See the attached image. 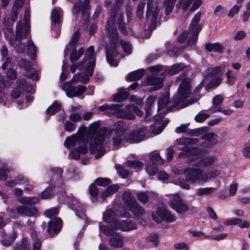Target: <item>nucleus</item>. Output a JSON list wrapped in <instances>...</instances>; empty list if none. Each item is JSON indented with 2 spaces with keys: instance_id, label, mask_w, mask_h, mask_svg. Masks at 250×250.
I'll list each match as a JSON object with an SVG mask.
<instances>
[{
  "instance_id": "nucleus-1",
  "label": "nucleus",
  "mask_w": 250,
  "mask_h": 250,
  "mask_svg": "<svg viewBox=\"0 0 250 250\" xmlns=\"http://www.w3.org/2000/svg\"><path fill=\"white\" fill-rule=\"evenodd\" d=\"M99 124L95 122L90 125L89 129L87 141L84 139L85 136L83 132H77L73 134L71 137L66 138L64 145L67 148L74 147L70 153L72 158L78 159L81 154L87 153L86 143L89 142V150L91 154H95V157L99 158L105 153L103 147V143L105 136L110 135L112 132L111 130H107L105 128H100Z\"/></svg>"
},
{
  "instance_id": "nucleus-2",
  "label": "nucleus",
  "mask_w": 250,
  "mask_h": 250,
  "mask_svg": "<svg viewBox=\"0 0 250 250\" xmlns=\"http://www.w3.org/2000/svg\"><path fill=\"white\" fill-rule=\"evenodd\" d=\"M183 151L179 154V156H186L188 159L187 163H192L198 159L193 164V166L199 167H208L215 165L218 158L215 155H205L199 157L201 151L199 149L191 146H185L181 149Z\"/></svg>"
},
{
  "instance_id": "nucleus-3",
  "label": "nucleus",
  "mask_w": 250,
  "mask_h": 250,
  "mask_svg": "<svg viewBox=\"0 0 250 250\" xmlns=\"http://www.w3.org/2000/svg\"><path fill=\"white\" fill-rule=\"evenodd\" d=\"M106 33L110 40L109 43L106 46V60L111 66H116L118 64V62L114 60V57L118 55V33L113 18L111 21H108L106 24Z\"/></svg>"
},
{
  "instance_id": "nucleus-4",
  "label": "nucleus",
  "mask_w": 250,
  "mask_h": 250,
  "mask_svg": "<svg viewBox=\"0 0 250 250\" xmlns=\"http://www.w3.org/2000/svg\"><path fill=\"white\" fill-rule=\"evenodd\" d=\"M88 81V76L87 75L85 77L83 76L80 78V75L76 74L71 81L63 85L62 89L68 97H77L81 95L85 91V87L82 85H78L76 87V83L78 82L85 83Z\"/></svg>"
},
{
  "instance_id": "nucleus-5",
  "label": "nucleus",
  "mask_w": 250,
  "mask_h": 250,
  "mask_svg": "<svg viewBox=\"0 0 250 250\" xmlns=\"http://www.w3.org/2000/svg\"><path fill=\"white\" fill-rule=\"evenodd\" d=\"M94 52V47L93 46H89L86 51L84 58L81 64L77 65L76 63H75L71 65V71L72 73H74L77 68H79V69L84 68V73L78 74L80 75V78H81L83 76L85 77L87 75L89 79V77L91 76L93 74V69L95 66V58H93Z\"/></svg>"
},
{
  "instance_id": "nucleus-6",
  "label": "nucleus",
  "mask_w": 250,
  "mask_h": 250,
  "mask_svg": "<svg viewBox=\"0 0 250 250\" xmlns=\"http://www.w3.org/2000/svg\"><path fill=\"white\" fill-rule=\"evenodd\" d=\"M184 174L186 180L188 183L195 184H204V170L199 167H188L184 168Z\"/></svg>"
},
{
  "instance_id": "nucleus-7",
  "label": "nucleus",
  "mask_w": 250,
  "mask_h": 250,
  "mask_svg": "<svg viewBox=\"0 0 250 250\" xmlns=\"http://www.w3.org/2000/svg\"><path fill=\"white\" fill-rule=\"evenodd\" d=\"M181 81L178 87V93L176 95L174 103L178 104L187 99L191 91L190 80L189 78L180 76L177 78V81Z\"/></svg>"
},
{
  "instance_id": "nucleus-8",
  "label": "nucleus",
  "mask_w": 250,
  "mask_h": 250,
  "mask_svg": "<svg viewBox=\"0 0 250 250\" xmlns=\"http://www.w3.org/2000/svg\"><path fill=\"white\" fill-rule=\"evenodd\" d=\"M3 24L4 25V33L6 38L9 40L10 44L12 46H14L16 42H19L18 44L15 46V50L18 53L23 52L25 50V45L23 42H21V40H17L16 35L15 39L12 38L13 35L12 29L13 23L10 22L9 20L4 19Z\"/></svg>"
},
{
  "instance_id": "nucleus-9",
  "label": "nucleus",
  "mask_w": 250,
  "mask_h": 250,
  "mask_svg": "<svg viewBox=\"0 0 250 250\" xmlns=\"http://www.w3.org/2000/svg\"><path fill=\"white\" fill-rule=\"evenodd\" d=\"M100 231L103 232L106 235L111 236L109 239V244L111 247L121 248L123 247V238L120 233L114 232L113 230L105 226L99 224Z\"/></svg>"
},
{
  "instance_id": "nucleus-10",
  "label": "nucleus",
  "mask_w": 250,
  "mask_h": 250,
  "mask_svg": "<svg viewBox=\"0 0 250 250\" xmlns=\"http://www.w3.org/2000/svg\"><path fill=\"white\" fill-rule=\"evenodd\" d=\"M169 205L179 214H185L189 210L192 212L196 211L195 208L190 207L178 194L173 196V199L170 201Z\"/></svg>"
},
{
  "instance_id": "nucleus-11",
  "label": "nucleus",
  "mask_w": 250,
  "mask_h": 250,
  "mask_svg": "<svg viewBox=\"0 0 250 250\" xmlns=\"http://www.w3.org/2000/svg\"><path fill=\"white\" fill-rule=\"evenodd\" d=\"M30 18V11L28 9H26L24 12L23 18L24 25H22L21 21L17 22L16 27V39L21 40L27 37L29 31L28 21Z\"/></svg>"
},
{
  "instance_id": "nucleus-12",
  "label": "nucleus",
  "mask_w": 250,
  "mask_h": 250,
  "mask_svg": "<svg viewBox=\"0 0 250 250\" xmlns=\"http://www.w3.org/2000/svg\"><path fill=\"white\" fill-rule=\"evenodd\" d=\"M154 221L160 223L163 221L167 222H173L176 220L175 216L168 210L167 208L159 207L156 212L152 214Z\"/></svg>"
},
{
  "instance_id": "nucleus-13",
  "label": "nucleus",
  "mask_w": 250,
  "mask_h": 250,
  "mask_svg": "<svg viewBox=\"0 0 250 250\" xmlns=\"http://www.w3.org/2000/svg\"><path fill=\"white\" fill-rule=\"evenodd\" d=\"M159 9L157 3L153 2V0H148L147 3L146 18L150 20L151 26L149 30H152L156 28V22L159 13Z\"/></svg>"
},
{
  "instance_id": "nucleus-14",
  "label": "nucleus",
  "mask_w": 250,
  "mask_h": 250,
  "mask_svg": "<svg viewBox=\"0 0 250 250\" xmlns=\"http://www.w3.org/2000/svg\"><path fill=\"white\" fill-rule=\"evenodd\" d=\"M203 0H178L176 4V8L186 11L188 9L191 4H192L189 11L193 12L199 8Z\"/></svg>"
},
{
  "instance_id": "nucleus-15",
  "label": "nucleus",
  "mask_w": 250,
  "mask_h": 250,
  "mask_svg": "<svg viewBox=\"0 0 250 250\" xmlns=\"http://www.w3.org/2000/svg\"><path fill=\"white\" fill-rule=\"evenodd\" d=\"M62 10L60 7H55L52 11V29L56 30V33L54 35L55 37H58L59 35L60 30L59 28V24L62 15Z\"/></svg>"
},
{
  "instance_id": "nucleus-16",
  "label": "nucleus",
  "mask_w": 250,
  "mask_h": 250,
  "mask_svg": "<svg viewBox=\"0 0 250 250\" xmlns=\"http://www.w3.org/2000/svg\"><path fill=\"white\" fill-rule=\"evenodd\" d=\"M201 16L202 13L200 11L197 12L194 15L189 27V33L192 35L193 42H196L198 39L200 29L197 25L200 21Z\"/></svg>"
},
{
  "instance_id": "nucleus-17",
  "label": "nucleus",
  "mask_w": 250,
  "mask_h": 250,
  "mask_svg": "<svg viewBox=\"0 0 250 250\" xmlns=\"http://www.w3.org/2000/svg\"><path fill=\"white\" fill-rule=\"evenodd\" d=\"M169 94L167 92L165 95L159 98L158 101V115L155 116L156 120H159L164 118L167 112L163 110L169 102Z\"/></svg>"
},
{
  "instance_id": "nucleus-18",
  "label": "nucleus",
  "mask_w": 250,
  "mask_h": 250,
  "mask_svg": "<svg viewBox=\"0 0 250 250\" xmlns=\"http://www.w3.org/2000/svg\"><path fill=\"white\" fill-rule=\"evenodd\" d=\"M114 229H121L124 231H128L137 229L136 224L131 220L116 221L112 223Z\"/></svg>"
},
{
  "instance_id": "nucleus-19",
  "label": "nucleus",
  "mask_w": 250,
  "mask_h": 250,
  "mask_svg": "<svg viewBox=\"0 0 250 250\" xmlns=\"http://www.w3.org/2000/svg\"><path fill=\"white\" fill-rule=\"evenodd\" d=\"M89 0H84L83 3L81 1H79L74 4L73 12L76 14L82 12V18L84 20H87L89 18L88 10L89 9Z\"/></svg>"
},
{
  "instance_id": "nucleus-20",
  "label": "nucleus",
  "mask_w": 250,
  "mask_h": 250,
  "mask_svg": "<svg viewBox=\"0 0 250 250\" xmlns=\"http://www.w3.org/2000/svg\"><path fill=\"white\" fill-rule=\"evenodd\" d=\"M148 134L146 127H142L133 131L129 136V140L131 143H138L147 138Z\"/></svg>"
},
{
  "instance_id": "nucleus-21",
  "label": "nucleus",
  "mask_w": 250,
  "mask_h": 250,
  "mask_svg": "<svg viewBox=\"0 0 250 250\" xmlns=\"http://www.w3.org/2000/svg\"><path fill=\"white\" fill-rule=\"evenodd\" d=\"M122 106V104H119L110 105L106 104L99 106V110L104 112V114L109 116L115 115L119 117Z\"/></svg>"
},
{
  "instance_id": "nucleus-22",
  "label": "nucleus",
  "mask_w": 250,
  "mask_h": 250,
  "mask_svg": "<svg viewBox=\"0 0 250 250\" xmlns=\"http://www.w3.org/2000/svg\"><path fill=\"white\" fill-rule=\"evenodd\" d=\"M72 199L70 201H68L70 207L75 210L76 215L83 219L86 218V216L84 213L85 210L84 207L79 203L77 199L72 197Z\"/></svg>"
},
{
  "instance_id": "nucleus-23",
  "label": "nucleus",
  "mask_w": 250,
  "mask_h": 250,
  "mask_svg": "<svg viewBox=\"0 0 250 250\" xmlns=\"http://www.w3.org/2000/svg\"><path fill=\"white\" fill-rule=\"evenodd\" d=\"M202 146L205 148L213 147L217 143V135L213 133H208L202 137Z\"/></svg>"
},
{
  "instance_id": "nucleus-24",
  "label": "nucleus",
  "mask_w": 250,
  "mask_h": 250,
  "mask_svg": "<svg viewBox=\"0 0 250 250\" xmlns=\"http://www.w3.org/2000/svg\"><path fill=\"white\" fill-rule=\"evenodd\" d=\"M21 66L26 71V75L33 80H37L38 76L37 71L31 67L29 62L24 59H21L20 61Z\"/></svg>"
},
{
  "instance_id": "nucleus-25",
  "label": "nucleus",
  "mask_w": 250,
  "mask_h": 250,
  "mask_svg": "<svg viewBox=\"0 0 250 250\" xmlns=\"http://www.w3.org/2000/svg\"><path fill=\"white\" fill-rule=\"evenodd\" d=\"M62 220L60 218H56L51 220L48 226V232L49 235L52 236L58 233L61 229Z\"/></svg>"
},
{
  "instance_id": "nucleus-26",
  "label": "nucleus",
  "mask_w": 250,
  "mask_h": 250,
  "mask_svg": "<svg viewBox=\"0 0 250 250\" xmlns=\"http://www.w3.org/2000/svg\"><path fill=\"white\" fill-rule=\"evenodd\" d=\"M18 210L21 216L34 217L37 214V210L35 207H27L19 205L18 206Z\"/></svg>"
},
{
  "instance_id": "nucleus-27",
  "label": "nucleus",
  "mask_w": 250,
  "mask_h": 250,
  "mask_svg": "<svg viewBox=\"0 0 250 250\" xmlns=\"http://www.w3.org/2000/svg\"><path fill=\"white\" fill-rule=\"evenodd\" d=\"M146 83L147 85L153 86L154 90L158 89L163 86V79L154 75H151L146 80Z\"/></svg>"
},
{
  "instance_id": "nucleus-28",
  "label": "nucleus",
  "mask_w": 250,
  "mask_h": 250,
  "mask_svg": "<svg viewBox=\"0 0 250 250\" xmlns=\"http://www.w3.org/2000/svg\"><path fill=\"white\" fill-rule=\"evenodd\" d=\"M226 65L224 64L219 66H216L208 68L207 70L206 77H213L221 75L225 72Z\"/></svg>"
},
{
  "instance_id": "nucleus-29",
  "label": "nucleus",
  "mask_w": 250,
  "mask_h": 250,
  "mask_svg": "<svg viewBox=\"0 0 250 250\" xmlns=\"http://www.w3.org/2000/svg\"><path fill=\"white\" fill-rule=\"evenodd\" d=\"M220 174L221 170L215 168H211L204 171V177L205 183L208 182L211 179L218 176Z\"/></svg>"
},
{
  "instance_id": "nucleus-30",
  "label": "nucleus",
  "mask_w": 250,
  "mask_h": 250,
  "mask_svg": "<svg viewBox=\"0 0 250 250\" xmlns=\"http://www.w3.org/2000/svg\"><path fill=\"white\" fill-rule=\"evenodd\" d=\"M128 208L135 216L137 217H142L146 214L144 209L139 205L137 202H134V204Z\"/></svg>"
},
{
  "instance_id": "nucleus-31",
  "label": "nucleus",
  "mask_w": 250,
  "mask_h": 250,
  "mask_svg": "<svg viewBox=\"0 0 250 250\" xmlns=\"http://www.w3.org/2000/svg\"><path fill=\"white\" fill-rule=\"evenodd\" d=\"M185 67V66L183 64L178 63L173 65L171 66V67L168 70H164V71L162 72L161 75H165L167 74H168L169 75H175L181 71L183 70Z\"/></svg>"
},
{
  "instance_id": "nucleus-32",
  "label": "nucleus",
  "mask_w": 250,
  "mask_h": 250,
  "mask_svg": "<svg viewBox=\"0 0 250 250\" xmlns=\"http://www.w3.org/2000/svg\"><path fill=\"white\" fill-rule=\"evenodd\" d=\"M133 107V105H127L124 109L121 108L119 117L122 118L133 119L135 117V116L133 114V110L132 109Z\"/></svg>"
},
{
  "instance_id": "nucleus-33",
  "label": "nucleus",
  "mask_w": 250,
  "mask_h": 250,
  "mask_svg": "<svg viewBox=\"0 0 250 250\" xmlns=\"http://www.w3.org/2000/svg\"><path fill=\"white\" fill-rule=\"evenodd\" d=\"M23 0H15L11 14V19L13 22L16 21L17 19L18 15V9L23 5Z\"/></svg>"
},
{
  "instance_id": "nucleus-34",
  "label": "nucleus",
  "mask_w": 250,
  "mask_h": 250,
  "mask_svg": "<svg viewBox=\"0 0 250 250\" xmlns=\"http://www.w3.org/2000/svg\"><path fill=\"white\" fill-rule=\"evenodd\" d=\"M206 49L208 51H214L222 53L225 47L219 42L214 43H208L205 45Z\"/></svg>"
},
{
  "instance_id": "nucleus-35",
  "label": "nucleus",
  "mask_w": 250,
  "mask_h": 250,
  "mask_svg": "<svg viewBox=\"0 0 250 250\" xmlns=\"http://www.w3.org/2000/svg\"><path fill=\"white\" fill-rule=\"evenodd\" d=\"M123 200L125 207L127 208L134 204V202H137L133 195L128 191H125L123 192Z\"/></svg>"
},
{
  "instance_id": "nucleus-36",
  "label": "nucleus",
  "mask_w": 250,
  "mask_h": 250,
  "mask_svg": "<svg viewBox=\"0 0 250 250\" xmlns=\"http://www.w3.org/2000/svg\"><path fill=\"white\" fill-rule=\"evenodd\" d=\"M128 95L129 94L127 91L125 90L120 89L117 93L112 96V101L115 102H121L125 100Z\"/></svg>"
},
{
  "instance_id": "nucleus-37",
  "label": "nucleus",
  "mask_w": 250,
  "mask_h": 250,
  "mask_svg": "<svg viewBox=\"0 0 250 250\" xmlns=\"http://www.w3.org/2000/svg\"><path fill=\"white\" fill-rule=\"evenodd\" d=\"M27 182V179L22 175L18 176L15 179L9 181H7L5 183L6 186L13 188L18 184H24Z\"/></svg>"
},
{
  "instance_id": "nucleus-38",
  "label": "nucleus",
  "mask_w": 250,
  "mask_h": 250,
  "mask_svg": "<svg viewBox=\"0 0 250 250\" xmlns=\"http://www.w3.org/2000/svg\"><path fill=\"white\" fill-rule=\"evenodd\" d=\"M116 217L115 212L112 210L107 209L103 214V220L106 223H111V227L113 228L112 223L117 221L114 220Z\"/></svg>"
},
{
  "instance_id": "nucleus-39",
  "label": "nucleus",
  "mask_w": 250,
  "mask_h": 250,
  "mask_svg": "<svg viewBox=\"0 0 250 250\" xmlns=\"http://www.w3.org/2000/svg\"><path fill=\"white\" fill-rule=\"evenodd\" d=\"M119 186L117 184H114L109 186L101 194V196L103 198H106L114 194L118 189Z\"/></svg>"
},
{
  "instance_id": "nucleus-40",
  "label": "nucleus",
  "mask_w": 250,
  "mask_h": 250,
  "mask_svg": "<svg viewBox=\"0 0 250 250\" xmlns=\"http://www.w3.org/2000/svg\"><path fill=\"white\" fill-rule=\"evenodd\" d=\"M167 124V123L165 124L164 123L162 124L161 122L155 123L150 127V132L153 133L155 135L161 133L163 131Z\"/></svg>"
},
{
  "instance_id": "nucleus-41",
  "label": "nucleus",
  "mask_w": 250,
  "mask_h": 250,
  "mask_svg": "<svg viewBox=\"0 0 250 250\" xmlns=\"http://www.w3.org/2000/svg\"><path fill=\"white\" fill-rule=\"evenodd\" d=\"M144 72L145 71L143 69L133 71L127 75V79L129 81H133L140 79L143 77Z\"/></svg>"
},
{
  "instance_id": "nucleus-42",
  "label": "nucleus",
  "mask_w": 250,
  "mask_h": 250,
  "mask_svg": "<svg viewBox=\"0 0 250 250\" xmlns=\"http://www.w3.org/2000/svg\"><path fill=\"white\" fill-rule=\"evenodd\" d=\"M177 0H164L163 6L165 8V14L169 15L172 11Z\"/></svg>"
},
{
  "instance_id": "nucleus-43",
  "label": "nucleus",
  "mask_w": 250,
  "mask_h": 250,
  "mask_svg": "<svg viewBox=\"0 0 250 250\" xmlns=\"http://www.w3.org/2000/svg\"><path fill=\"white\" fill-rule=\"evenodd\" d=\"M224 100L223 96L221 95H218L214 97L212 100V106L209 108L210 110L215 112V110L217 108H220Z\"/></svg>"
},
{
  "instance_id": "nucleus-44",
  "label": "nucleus",
  "mask_w": 250,
  "mask_h": 250,
  "mask_svg": "<svg viewBox=\"0 0 250 250\" xmlns=\"http://www.w3.org/2000/svg\"><path fill=\"white\" fill-rule=\"evenodd\" d=\"M84 48L82 47L79 49L78 52L76 50V47L72 48L70 54V60L72 62L77 61L83 54Z\"/></svg>"
},
{
  "instance_id": "nucleus-45",
  "label": "nucleus",
  "mask_w": 250,
  "mask_h": 250,
  "mask_svg": "<svg viewBox=\"0 0 250 250\" xmlns=\"http://www.w3.org/2000/svg\"><path fill=\"white\" fill-rule=\"evenodd\" d=\"M150 160L157 165H162L164 163V160L161 157L159 153L157 151L152 152L150 154Z\"/></svg>"
},
{
  "instance_id": "nucleus-46",
  "label": "nucleus",
  "mask_w": 250,
  "mask_h": 250,
  "mask_svg": "<svg viewBox=\"0 0 250 250\" xmlns=\"http://www.w3.org/2000/svg\"><path fill=\"white\" fill-rule=\"evenodd\" d=\"M36 47L31 40L27 41V52L32 59H34L36 54Z\"/></svg>"
},
{
  "instance_id": "nucleus-47",
  "label": "nucleus",
  "mask_w": 250,
  "mask_h": 250,
  "mask_svg": "<svg viewBox=\"0 0 250 250\" xmlns=\"http://www.w3.org/2000/svg\"><path fill=\"white\" fill-rule=\"evenodd\" d=\"M215 188L208 187L198 188L197 191V195L198 196H209L215 190Z\"/></svg>"
},
{
  "instance_id": "nucleus-48",
  "label": "nucleus",
  "mask_w": 250,
  "mask_h": 250,
  "mask_svg": "<svg viewBox=\"0 0 250 250\" xmlns=\"http://www.w3.org/2000/svg\"><path fill=\"white\" fill-rule=\"evenodd\" d=\"M150 192L149 191H142L137 194L138 200L143 204L148 202L150 196Z\"/></svg>"
},
{
  "instance_id": "nucleus-49",
  "label": "nucleus",
  "mask_w": 250,
  "mask_h": 250,
  "mask_svg": "<svg viewBox=\"0 0 250 250\" xmlns=\"http://www.w3.org/2000/svg\"><path fill=\"white\" fill-rule=\"evenodd\" d=\"M156 97L154 96H150L147 99L146 106V116L150 114V110L151 109L152 106L155 103Z\"/></svg>"
},
{
  "instance_id": "nucleus-50",
  "label": "nucleus",
  "mask_w": 250,
  "mask_h": 250,
  "mask_svg": "<svg viewBox=\"0 0 250 250\" xmlns=\"http://www.w3.org/2000/svg\"><path fill=\"white\" fill-rule=\"evenodd\" d=\"M198 141L197 138H180L176 141L177 144L179 145H183L185 144L192 145L196 144Z\"/></svg>"
},
{
  "instance_id": "nucleus-51",
  "label": "nucleus",
  "mask_w": 250,
  "mask_h": 250,
  "mask_svg": "<svg viewBox=\"0 0 250 250\" xmlns=\"http://www.w3.org/2000/svg\"><path fill=\"white\" fill-rule=\"evenodd\" d=\"M210 114L207 113L205 110L201 111L195 117V120L198 123H203L209 118Z\"/></svg>"
},
{
  "instance_id": "nucleus-52",
  "label": "nucleus",
  "mask_w": 250,
  "mask_h": 250,
  "mask_svg": "<svg viewBox=\"0 0 250 250\" xmlns=\"http://www.w3.org/2000/svg\"><path fill=\"white\" fill-rule=\"evenodd\" d=\"M61 104L58 102H54L47 109V115H53L60 110Z\"/></svg>"
},
{
  "instance_id": "nucleus-53",
  "label": "nucleus",
  "mask_w": 250,
  "mask_h": 250,
  "mask_svg": "<svg viewBox=\"0 0 250 250\" xmlns=\"http://www.w3.org/2000/svg\"><path fill=\"white\" fill-rule=\"evenodd\" d=\"M19 88H22L23 90L27 92H32L34 91L33 86L24 81L19 82Z\"/></svg>"
},
{
  "instance_id": "nucleus-54",
  "label": "nucleus",
  "mask_w": 250,
  "mask_h": 250,
  "mask_svg": "<svg viewBox=\"0 0 250 250\" xmlns=\"http://www.w3.org/2000/svg\"><path fill=\"white\" fill-rule=\"evenodd\" d=\"M124 136L122 132H117L116 133L115 136L113 138V146H118L123 141Z\"/></svg>"
},
{
  "instance_id": "nucleus-55",
  "label": "nucleus",
  "mask_w": 250,
  "mask_h": 250,
  "mask_svg": "<svg viewBox=\"0 0 250 250\" xmlns=\"http://www.w3.org/2000/svg\"><path fill=\"white\" fill-rule=\"evenodd\" d=\"M188 36H190L188 43L189 44H194L196 42H193L192 35L191 34H189V32L188 33H187L186 32H183L182 34L178 38V42H184L186 39V38L188 37Z\"/></svg>"
},
{
  "instance_id": "nucleus-56",
  "label": "nucleus",
  "mask_w": 250,
  "mask_h": 250,
  "mask_svg": "<svg viewBox=\"0 0 250 250\" xmlns=\"http://www.w3.org/2000/svg\"><path fill=\"white\" fill-rule=\"evenodd\" d=\"M121 45L123 48L124 51L125 53H126L128 55L131 53L132 50V46L129 42L124 40H121Z\"/></svg>"
},
{
  "instance_id": "nucleus-57",
  "label": "nucleus",
  "mask_w": 250,
  "mask_h": 250,
  "mask_svg": "<svg viewBox=\"0 0 250 250\" xmlns=\"http://www.w3.org/2000/svg\"><path fill=\"white\" fill-rule=\"evenodd\" d=\"M227 81L226 83L229 85H231L234 83L236 81V76L232 74V71H228L226 73Z\"/></svg>"
},
{
  "instance_id": "nucleus-58",
  "label": "nucleus",
  "mask_w": 250,
  "mask_h": 250,
  "mask_svg": "<svg viewBox=\"0 0 250 250\" xmlns=\"http://www.w3.org/2000/svg\"><path fill=\"white\" fill-rule=\"evenodd\" d=\"M146 170L150 176H153L156 175L158 169L153 164H148L146 167Z\"/></svg>"
},
{
  "instance_id": "nucleus-59",
  "label": "nucleus",
  "mask_w": 250,
  "mask_h": 250,
  "mask_svg": "<svg viewBox=\"0 0 250 250\" xmlns=\"http://www.w3.org/2000/svg\"><path fill=\"white\" fill-rule=\"evenodd\" d=\"M126 164L130 167H132L136 169L142 167L143 166V163L137 161H128Z\"/></svg>"
},
{
  "instance_id": "nucleus-60",
  "label": "nucleus",
  "mask_w": 250,
  "mask_h": 250,
  "mask_svg": "<svg viewBox=\"0 0 250 250\" xmlns=\"http://www.w3.org/2000/svg\"><path fill=\"white\" fill-rule=\"evenodd\" d=\"M79 36H80V34H79V32L78 30H77L73 34L72 39L69 42V44L72 47V48L76 47L75 46L78 42Z\"/></svg>"
},
{
  "instance_id": "nucleus-61",
  "label": "nucleus",
  "mask_w": 250,
  "mask_h": 250,
  "mask_svg": "<svg viewBox=\"0 0 250 250\" xmlns=\"http://www.w3.org/2000/svg\"><path fill=\"white\" fill-rule=\"evenodd\" d=\"M95 182L98 186L105 187L108 185L111 181L106 178H99L95 180Z\"/></svg>"
},
{
  "instance_id": "nucleus-62",
  "label": "nucleus",
  "mask_w": 250,
  "mask_h": 250,
  "mask_svg": "<svg viewBox=\"0 0 250 250\" xmlns=\"http://www.w3.org/2000/svg\"><path fill=\"white\" fill-rule=\"evenodd\" d=\"M145 6V2L140 1L137 9V16L138 18L141 19L143 16L144 9Z\"/></svg>"
},
{
  "instance_id": "nucleus-63",
  "label": "nucleus",
  "mask_w": 250,
  "mask_h": 250,
  "mask_svg": "<svg viewBox=\"0 0 250 250\" xmlns=\"http://www.w3.org/2000/svg\"><path fill=\"white\" fill-rule=\"evenodd\" d=\"M242 222V220L239 218H233L230 219H226L224 221L223 223L226 226L235 225L240 224Z\"/></svg>"
},
{
  "instance_id": "nucleus-64",
  "label": "nucleus",
  "mask_w": 250,
  "mask_h": 250,
  "mask_svg": "<svg viewBox=\"0 0 250 250\" xmlns=\"http://www.w3.org/2000/svg\"><path fill=\"white\" fill-rule=\"evenodd\" d=\"M173 247L176 250H189L188 245L184 242L176 243Z\"/></svg>"
}]
</instances>
